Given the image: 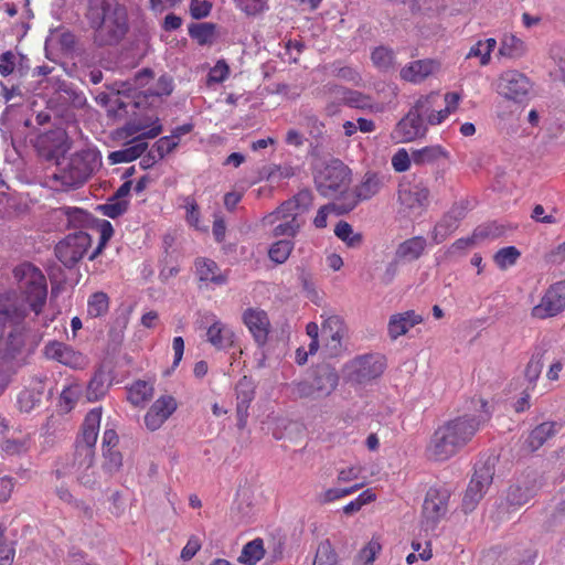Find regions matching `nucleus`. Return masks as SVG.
I'll list each match as a JSON object with an SVG mask.
<instances>
[{"label":"nucleus","mask_w":565,"mask_h":565,"mask_svg":"<svg viewBox=\"0 0 565 565\" xmlns=\"http://www.w3.org/2000/svg\"><path fill=\"white\" fill-rule=\"evenodd\" d=\"M326 93L330 97H334L337 100L353 108L366 109L372 107L371 98L356 90H350L338 85H329L326 86Z\"/></svg>","instance_id":"nucleus-29"},{"label":"nucleus","mask_w":565,"mask_h":565,"mask_svg":"<svg viewBox=\"0 0 565 565\" xmlns=\"http://www.w3.org/2000/svg\"><path fill=\"white\" fill-rule=\"evenodd\" d=\"M90 242L87 233L77 232L60 242L55 247V254L65 266L71 267L86 254Z\"/></svg>","instance_id":"nucleus-16"},{"label":"nucleus","mask_w":565,"mask_h":565,"mask_svg":"<svg viewBox=\"0 0 565 565\" xmlns=\"http://www.w3.org/2000/svg\"><path fill=\"white\" fill-rule=\"evenodd\" d=\"M178 403L172 395H162L157 398L145 415L146 427L154 431L159 429L177 411Z\"/></svg>","instance_id":"nucleus-19"},{"label":"nucleus","mask_w":565,"mask_h":565,"mask_svg":"<svg viewBox=\"0 0 565 565\" xmlns=\"http://www.w3.org/2000/svg\"><path fill=\"white\" fill-rule=\"evenodd\" d=\"M385 177L376 172H366L361 183L355 188V194L360 200H369L380 192L384 185Z\"/></svg>","instance_id":"nucleus-33"},{"label":"nucleus","mask_w":565,"mask_h":565,"mask_svg":"<svg viewBox=\"0 0 565 565\" xmlns=\"http://www.w3.org/2000/svg\"><path fill=\"white\" fill-rule=\"evenodd\" d=\"M98 150L85 148L58 159L49 182L55 190L68 191L81 188L100 167Z\"/></svg>","instance_id":"nucleus-5"},{"label":"nucleus","mask_w":565,"mask_h":565,"mask_svg":"<svg viewBox=\"0 0 565 565\" xmlns=\"http://www.w3.org/2000/svg\"><path fill=\"white\" fill-rule=\"evenodd\" d=\"M265 555L263 540L256 539L244 545L238 561L246 565H255Z\"/></svg>","instance_id":"nucleus-42"},{"label":"nucleus","mask_w":565,"mask_h":565,"mask_svg":"<svg viewBox=\"0 0 565 565\" xmlns=\"http://www.w3.org/2000/svg\"><path fill=\"white\" fill-rule=\"evenodd\" d=\"M108 388L107 379L104 373H96L87 385L88 401H97L103 397Z\"/></svg>","instance_id":"nucleus-49"},{"label":"nucleus","mask_w":565,"mask_h":565,"mask_svg":"<svg viewBox=\"0 0 565 565\" xmlns=\"http://www.w3.org/2000/svg\"><path fill=\"white\" fill-rule=\"evenodd\" d=\"M376 494L373 490L367 489L359 494L358 498L350 501L348 504L343 507V513L353 514L360 511L364 505L375 501Z\"/></svg>","instance_id":"nucleus-52"},{"label":"nucleus","mask_w":565,"mask_h":565,"mask_svg":"<svg viewBox=\"0 0 565 565\" xmlns=\"http://www.w3.org/2000/svg\"><path fill=\"white\" fill-rule=\"evenodd\" d=\"M449 491L430 488L423 503V524L426 530H434L448 511Z\"/></svg>","instance_id":"nucleus-12"},{"label":"nucleus","mask_w":565,"mask_h":565,"mask_svg":"<svg viewBox=\"0 0 565 565\" xmlns=\"http://www.w3.org/2000/svg\"><path fill=\"white\" fill-rule=\"evenodd\" d=\"M382 358L375 355H362L353 359L344 365L343 374L347 381L354 384H366L379 377L384 371Z\"/></svg>","instance_id":"nucleus-11"},{"label":"nucleus","mask_w":565,"mask_h":565,"mask_svg":"<svg viewBox=\"0 0 565 565\" xmlns=\"http://www.w3.org/2000/svg\"><path fill=\"white\" fill-rule=\"evenodd\" d=\"M152 73L149 70H145L140 72L135 78L134 82H122L120 84L116 83L117 88V98L115 103L119 105L120 108H127L131 102H124L120 99V95H124L128 98L135 99L138 95L142 94L145 98L148 97H162L169 96L173 92V81L168 75H161L157 82L147 89H142L145 85L148 84L149 78ZM135 107L140 106V102L132 100Z\"/></svg>","instance_id":"nucleus-6"},{"label":"nucleus","mask_w":565,"mask_h":565,"mask_svg":"<svg viewBox=\"0 0 565 565\" xmlns=\"http://www.w3.org/2000/svg\"><path fill=\"white\" fill-rule=\"evenodd\" d=\"M373 64L381 71H387L393 67L395 62L394 52L385 46L374 49L371 54Z\"/></svg>","instance_id":"nucleus-47"},{"label":"nucleus","mask_w":565,"mask_h":565,"mask_svg":"<svg viewBox=\"0 0 565 565\" xmlns=\"http://www.w3.org/2000/svg\"><path fill=\"white\" fill-rule=\"evenodd\" d=\"M429 192L422 183L403 181L399 184L398 202L407 215H419L428 204Z\"/></svg>","instance_id":"nucleus-13"},{"label":"nucleus","mask_w":565,"mask_h":565,"mask_svg":"<svg viewBox=\"0 0 565 565\" xmlns=\"http://www.w3.org/2000/svg\"><path fill=\"white\" fill-rule=\"evenodd\" d=\"M190 34L200 44L211 43L214 38V25L210 23L198 24L190 29Z\"/></svg>","instance_id":"nucleus-55"},{"label":"nucleus","mask_w":565,"mask_h":565,"mask_svg":"<svg viewBox=\"0 0 565 565\" xmlns=\"http://www.w3.org/2000/svg\"><path fill=\"white\" fill-rule=\"evenodd\" d=\"M315 182L324 196L343 191L350 182V170L340 160H332L317 170Z\"/></svg>","instance_id":"nucleus-10"},{"label":"nucleus","mask_w":565,"mask_h":565,"mask_svg":"<svg viewBox=\"0 0 565 565\" xmlns=\"http://www.w3.org/2000/svg\"><path fill=\"white\" fill-rule=\"evenodd\" d=\"M55 217H65V224L72 227H79L86 221V213L79 207L63 206L54 211Z\"/></svg>","instance_id":"nucleus-44"},{"label":"nucleus","mask_w":565,"mask_h":565,"mask_svg":"<svg viewBox=\"0 0 565 565\" xmlns=\"http://www.w3.org/2000/svg\"><path fill=\"white\" fill-rule=\"evenodd\" d=\"M482 412L478 416L465 415L449 419L437 427L427 446L428 456L437 461H445L463 449L488 420L490 409L488 403L479 399Z\"/></svg>","instance_id":"nucleus-3"},{"label":"nucleus","mask_w":565,"mask_h":565,"mask_svg":"<svg viewBox=\"0 0 565 565\" xmlns=\"http://www.w3.org/2000/svg\"><path fill=\"white\" fill-rule=\"evenodd\" d=\"M103 454L105 458L104 468L108 472L117 471L122 463L121 455L113 448L103 450Z\"/></svg>","instance_id":"nucleus-63"},{"label":"nucleus","mask_w":565,"mask_h":565,"mask_svg":"<svg viewBox=\"0 0 565 565\" xmlns=\"http://www.w3.org/2000/svg\"><path fill=\"white\" fill-rule=\"evenodd\" d=\"M255 397V385L247 376L242 377L236 384V414L237 426L242 429L247 424L248 408Z\"/></svg>","instance_id":"nucleus-24"},{"label":"nucleus","mask_w":565,"mask_h":565,"mask_svg":"<svg viewBox=\"0 0 565 565\" xmlns=\"http://www.w3.org/2000/svg\"><path fill=\"white\" fill-rule=\"evenodd\" d=\"M309 379L317 399L330 396L339 383L338 373L330 366L319 367Z\"/></svg>","instance_id":"nucleus-26"},{"label":"nucleus","mask_w":565,"mask_h":565,"mask_svg":"<svg viewBox=\"0 0 565 565\" xmlns=\"http://www.w3.org/2000/svg\"><path fill=\"white\" fill-rule=\"evenodd\" d=\"M40 403L39 394L32 391H22L18 397V404L22 412H31Z\"/></svg>","instance_id":"nucleus-61"},{"label":"nucleus","mask_w":565,"mask_h":565,"mask_svg":"<svg viewBox=\"0 0 565 565\" xmlns=\"http://www.w3.org/2000/svg\"><path fill=\"white\" fill-rule=\"evenodd\" d=\"M264 225H275L274 236H295L301 227L298 215L294 212H280V206L263 217Z\"/></svg>","instance_id":"nucleus-20"},{"label":"nucleus","mask_w":565,"mask_h":565,"mask_svg":"<svg viewBox=\"0 0 565 565\" xmlns=\"http://www.w3.org/2000/svg\"><path fill=\"white\" fill-rule=\"evenodd\" d=\"M463 217V210L455 207L450 210L435 225L431 232V238L435 244L444 242L458 227L460 220Z\"/></svg>","instance_id":"nucleus-30"},{"label":"nucleus","mask_w":565,"mask_h":565,"mask_svg":"<svg viewBox=\"0 0 565 565\" xmlns=\"http://www.w3.org/2000/svg\"><path fill=\"white\" fill-rule=\"evenodd\" d=\"M178 141L174 140L171 136H166L160 138L154 145V151L157 156L153 154V159H162L164 156L170 153L178 147Z\"/></svg>","instance_id":"nucleus-59"},{"label":"nucleus","mask_w":565,"mask_h":565,"mask_svg":"<svg viewBox=\"0 0 565 565\" xmlns=\"http://www.w3.org/2000/svg\"><path fill=\"white\" fill-rule=\"evenodd\" d=\"M448 158V151L440 145H431L412 151L413 163L417 166L433 164Z\"/></svg>","instance_id":"nucleus-34"},{"label":"nucleus","mask_w":565,"mask_h":565,"mask_svg":"<svg viewBox=\"0 0 565 565\" xmlns=\"http://www.w3.org/2000/svg\"><path fill=\"white\" fill-rule=\"evenodd\" d=\"M86 18L98 45L117 44L128 31L127 10L115 0H89Z\"/></svg>","instance_id":"nucleus-4"},{"label":"nucleus","mask_w":565,"mask_h":565,"mask_svg":"<svg viewBox=\"0 0 565 565\" xmlns=\"http://www.w3.org/2000/svg\"><path fill=\"white\" fill-rule=\"evenodd\" d=\"M440 68V63L437 60L424 58L416 60L405 65L401 72V78L413 83L419 84L424 82L428 76L435 74Z\"/></svg>","instance_id":"nucleus-23"},{"label":"nucleus","mask_w":565,"mask_h":565,"mask_svg":"<svg viewBox=\"0 0 565 565\" xmlns=\"http://www.w3.org/2000/svg\"><path fill=\"white\" fill-rule=\"evenodd\" d=\"M162 131V126L159 122V119H156L151 122L148 121H130L122 129L120 135L125 137H134L130 145L124 148L126 153V158L128 162L139 158L145 150L147 149V142L145 139H152L160 135Z\"/></svg>","instance_id":"nucleus-9"},{"label":"nucleus","mask_w":565,"mask_h":565,"mask_svg":"<svg viewBox=\"0 0 565 565\" xmlns=\"http://www.w3.org/2000/svg\"><path fill=\"white\" fill-rule=\"evenodd\" d=\"M546 352L544 347H537L533 351L531 359L525 367V377L530 383H535L540 377L543 367V358Z\"/></svg>","instance_id":"nucleus-43"},{"label":"nucleus","mask_w":565,"mask_h":565,"mask_svg":"<svg viewBox=\"0 0 565 565\" xmlns=\"http://www.w3.org/2000/svg\"><path fill=\"white\" fill-rule=\"evenodd\" d=\"M97 231L99 233V243L96 249L89 255L90 260L95 259L102 253L103 248L114 234L113 225L106 220L98 223Z\"/></svg>","instance_id":"nucleus-54"},{"label":"nucleus","mask_w":565,"mask_h":565,"mask_svg":"<svg viewBox=\"0 0 565 565\" xmlns=\"http://www.w3.org/2000/svg\"><path fill=\"white\" fill-rule=\"evenodd\" d=\"M363 484H354L349 488H332L323 493L324 502H332L358 491Z\"/></svg>","instance_id":"nucleus-64"},{"label":"nucleus","mask_w":565,"mask_h":565,"mask_svg":"<svg viewBox=\"0 0 565 565\" xmlns=\"http://www.w3.org/2000/svg\"><path fill=\"white\" fill-rule=\"evenodd\" d=\"M412 160V154L407 152L406 149H398L395 154L392 157V166L397 172H405L409 169Z\"/></svg>","instance_id":"nucleus-60"},{"label":"nucleus","mask_w":565,"mask_h":565,"mask_svg":"<svg viewBox=\"0 0 565 565\" xmlns=\"http://www.w3.org/2000/svg\"><path fill=\"white\" fill-rule=\"evenodd\" d=\"M497 47V41L493 38L479 40L468 51L466 58H478L481 66H486L491 61V54Z\"/></svg>","instance_id":"nucleus-36"},{"label":"nucleus","mask_w":565,"mask_h":565,"mask_svg":"<svg viewBox=\"0 0 565 565\" xmlns=\"http://www.w3.org/2000/svg\"><path fill=\"white\" fill-rule=\"evenodd\" d=\"M230 73L228 65L224 61H218L209 72V84H218L224 82Z\"/></svg>","instance_id":"nucleus-62"},{"label":"nucleus","mask_w":565,"mask_h":565,"mask_svg":"<svg viewBox=\"0 0 565 565\" xmlns=\"http://www.w3.org/2000/svg\"><path fill=\"white\" fill-rule=\"evenodd\" d=\"M30 70L29 58L17 50H9L0 55V75L7 77L14 73L24 76Z\"/></svg>","instance_id":"nucleus-28"},{"label":"nucleus","mask_w":565,"mask_h":565,"mask_svg":"<svg viewBox=\"0 0 565 565\" xmlns=\"http://www.w3.org/2000/svg\"><path fill=\"white\" fill-rule=\"evenodd\" d=\"M128 207L127 200H120L118 198L111 196L107 203L99 206V210L105 216L115 218L120 216L126 212Z\"/></svg>","instance_id":"nucleus-53"},{"label":"nucleus","mask_w":565,"mask_h":565,"mask_svg":"<svg viewBox=\"0 0 565 565\" xmlns=\"http://www.w3.org/2000/svg\"><path fill=\"white\" fill-rule=\"evenodd\" d=\"M530 79L515 70L503 72L497 82V92L511 100L522 102L531 90Z\"/></svg>","instance_id":"nucleus-15"},{"label":"nucleus","mask_w":565,"mask_h":565,"mask_svg":"<svg viewBox=\"0 0 565 565\" xmlns=\"http://www.w3.org/2000/svg\"><path fill=\"white\" fill-rule=\"evenodd\" d=\"M14 277L19 281L22 297L14 291L0 296V341L7 326L11 328L18 324L29 310L39 315L46 301V279L38 267L30 263L21 264L15 267Z\"/></svg>","instance_id":"nucleus-1"},{"label":"nucleus","mask_w":565,"mask_h":565,"mask_svg":"<svg viewBox=\"0 0 565 565\" xmlns=\"http://www.w3.org/2000/svg\"><path fill=\"white\" fill-rule=\"evenodd\" d=\"M236 334L231 326L213 317L206 330V341L217 350H227L235 343Z\"/></svg>","instance_id":"nucleus-25"},{"label":"nucleus","mask_w":565,"mask_h":565,"mask_svg":"<svg viewBox=\"0 0 565 565\" xmlns=\"http://www.w3.org/2000/svg\"><path fill=\"white\" fill-rule=\"evenodd\" d=\"M102 420V409L94 408L85 417L81 435L75 444V462L77 469L87 470L94 461L95 445Z\"/></svg>","instance_id":"nucleus-7"},{"label":"nucleus","mask_w":565,"mask_h":565,"mask_svg":"<svg viewBox=\"0 0 565 565\" xmlns=\"http://www.w3.org/2000/svg\"><path fill=\"white\" fill-rule=\"evenodd\" d=\"M423 322V317L414 310L399 312L391 316L388 320L387 331L391 339L406 334L413 327Z\"/></svg>","instance_id":"nucleus-27"},{"label":"nucleus","mask_w":565,"mask_h":565,"mask_svg":"<svg viewBox=\"0 0 565 565\" xmlns=\"http://www.w3.org/2000/svg\"><path fill=\"white\" fill-rule=\"evenodd\" d=\"M243 322L255 342L263 347L267 342L270 331V321L267 313L259 308H248L243 313Z\"/></svg>","instance_id":"nucleus-21"},{"label":"nucleus","mask_w":565,"mask_h":565,"mask_svg":"<svg viewBox=\"0 0 565 565\" xmlns=\"http://www.w3.org/2000/svg\"><path fill=\"white\" fill-rule=\"evenodd\" d=\"M520 255L519 249L514 246L503 247L495 253L494 263L500 269H507L516 263Z\"/></svg>","instance_id":"nucleus-51"},{"label":"nucleus","mask_w":565,"mask_h":565,"mask_svg":"<svg viewBox=\"0 0 565 565\" xmlns=\"http://www.w3.org/2000/svg\"><path fill=\"white\" fill-rule=\"evenodd\" d=\"M312 204V194L308 190L298 192L292 199L280 205V212H294L298 216L307 212Z\"/></svg>","instance_id":"nucleus-37"},{"label":"nucleus","mask_w":565,"mask_h":565,"mask_svg":"<svg viewBox=\"0 0 565 565\" xmlns=\"http://www.w3.org/2000/svg\"><path fill=\"white\" fill-rule=\"evenodd\" d=\"M488 233L484 228H477L470 237L457 239L450 247V253L461 252L470 248L479 238L486 237Z\"/></svg>","instance_id":"nucleus-56"},{"label":"nucleus","mask_w":565,"mask_h":565,"mask_svg":"<svg viewBox=\"0 0 565 565\" xmlns=\"http://www.w3.org/2000/svg\"><path fill=\"white\" fill-rule=\"evenodd\" d=\"M44 352L49 359L56 360L73 369H83L87 364L85 355L62 342H50L46 344Z\"/></svg>","instance_id":"nucleus-22"},{"label":"nucleus","mask_w":565,"mask_h":565,"mask_svg":"<svg viewBox=\"0 0 565 565\" xmlns=\"http://www.w3.org/2000/svg\"><path fill=\"white\" fill-rule=\"evenodd\" d=\"M565 310V280L551 285L539 305L532 308V317L537 319L552 318Z\"/></svg>","instance_id":"nucleus-14"},{"label":"nucleus","mask_w":565,"mask_h":565,"mask_svg":"<svg viewBox=\"0 0 565 565\" xmlns=\"http://www.w3.org/2000/svg\"><path fill=\"white\" fill-rule=\"evenodd\" d=\"M425 247L426 239L422 236H415L402 243L396 250V255L406 260H415L423 254Z\"/></svg>","instance_id":"nucleus-38"},{"label":"nucleus","mask_w":565,"mask_h":565,"mask_svg":"<svg viewBox=\"0 0 565 565\" xmlns=\"http://www.w3.org/2000/svg\"><path fill=\"white\" fill-rule=\"evenodd\" d=\"M286 393L290 399L302 398L317 399L309 377L292 381L285 385Z\"/></svg>","instance_id":"nucleus-39"},{"label":"nucleus","mask_w":565,"mask_h":565,"mask_svg":"<svg viewBox=\"0 0 565 565\" xmlns=\"http://www.w3.org/2000/svg\"><path fill=\"white\" fill-rule=\"evenodd\" d=\"M153 385L146 381H137L128 388V401L135 406H142L153 395Z\"/></svg>","instance_id":"nucleus-40"},{"label":"nucleus","mask_w":565,"mask_h":565,"mask_svg":"<svg viewBox=\"0 0 565 565\" xmlns=\"http://www.w3.org/2000/svg\"><path fill=\"white\" fill-rule=\"evenodd\" d=\"M36 149L41 157L46 160H55L65 157L66 151L70 149L68 136L63 129H55L39 136L36 140Z\"/></svg>","instance_id":"nucleus-17"},{"label":"nucleus","mask_w":565,"mask_h":565,"mask_svg":"<svg viewBox=\"0 0 565 565\" xmlns=\"http://www.w3.org/2000/svg\"><path fill=\"white\" fill-rule=\"evenodd\" d=\"M525 43L513 33H505L500 40V56L519 58L525 53Z\"/></svg>","instance_id":"nucleus-35"},{"label":"nucleus","mask_w":565,"mask_h":565,"mask_svg":"<svg viewBox=\"0 0 565 565\" xmlns=\"http://www.w3.org/2000/svg\"><path fill=\"white\" fill-rule=\"evenodd\" d=\"M382 545L379 539L373 537L358 554L356 565H372L381 552Z\"/></svg>","instance_id":"nucleus-50"},{"label":"nucleus","mask_w":565,"mask_h":565,"mask_svg":"<svg viewBox=\"0 0 565 565\" xmlns=\"http://www.w3.org/2000/svg\"><path fill=\"white\" fill-rule=\"evenodd\" d=\"M324 347L330 355H338L343 350V340L348 334V328L339 316L328 317L321 328Z\"/></svg>","instance_id":"nucleus-18"},{"label":"nucleus","mask_w":565,"mask_h":565,"mask_svg":"<svg viewBox=\"0 0 565 565\" xmlns=\"http://www.w3.org/2000/svg\"><path fill=\"white\" fill-rule=\"evenodd\" d=\"M439 95L433 92L420 96L405 117H403L392 131V139L395 142H411L422 138L427 132V125L438 126L447 120L454 114L461 100L462 94L459 92H447L444 95L445 107L436 110Z\"/></svg>","instance_id":"nucleus-2"},{"label":"nucleus","mask_w":565,"mask_h":565,"mask_svg":"<svg viewBox=\"0 0 565 565\" xmlns=\"http://www.w3.org/2000/svg\"><path fill=\"white\" fill-rule=\"evenodd\" d=\"M237 7L247 15H257L268 9L267 0H235Z\"/></svg>","instance_id":"nucleus-57"},{"label":"nucleus","mask_w":565,"mask_h":565,"mask_svg":"<svg viewBox=\"0 0 565 565\" xmlns=\"http://www.w3.org/2000/svg\"><path fill=\"white\" fill-rule=\"evenodd\" d=\"M109 301L108 297L104 292L93 294L87 302V313L93 318L100 317L108 311Z\"/></svg>","instance_id":"nucleus-48"},{"label":"nucleus","mask_w":565,"mask_h":565,"mask_svg":"<svg viewBox=\"0 0 565 565\" xmlns=\"http://www.w3.org/2000/svg\"><path fill=\"white\" fill-rule=\"evenodd\" d=\"M334 234L350 248H358L363 243L362 234L355 232L353 227L348 222L344 221H340L335 225Z\"/></svg>","instance_id":"nucleus-41"},{"label":"nucleus","mask_w":565,"mask_h":565,"mask_svg":"<svg viewBox=\"0 0 565 565\" xmlns=\"http://www.w3.org/2000/svg\"><path fill=\"white\" fill-rule=\"evenodd\" d=\"M495 455L482 456L475 465V472L462 500L465 511H472L492 483L497 465Z\"/></svg>","instance_id":"nucleus-8"},{"label":"nucleus","mask_w":565,"mask_h":565,"mask_svg":"<svg viewBox=\"0 0 565 565\" xmlns=\"http://www.w3.org/2000/svg\"><path fill=\"white\" fill-rule=\"evenodd\" d=\"M195 270L201 281L216 286H222L227 282V276L221 271L214 260L207 258H199L195 262Z\"/></svg>","instance_id":"nucleus-31"},{"label":"nucleus","mask_w":565,"mask_h":565,"mask_svg":"<svg viewBox=\"0 0 565 565\" xmlns=\"http://www.w3.org/2000/svg\"><path fill=\"white\" fill-rule=\"evenodd\" d=\"M338 554L330 541L326 540L319 543L312 565H337Z\"/></svg>","instance_id":"nucleus-45"},{"label":"nucleus","mask_w":565,"mask_h":565,"mask_svg":"<svg viewBox=\"0 0 565 565\" xmlns=\"http://www.w3.org/2000/svg\"><path fill=\"white\" fill-rule=\"evenodd\" d=\"M562 428V424L558 422H544L537 425L527 438V445L531 450H537L546 441L553 438Z\"/></svg>","instance_id":"nucleus-32"},{"label":"nucleus","mask_w":565,"mask_h":565,"mask_svg":"<svg viewBox=\"0 0 565 565\" xmlns=\"http://www.w3.org/2000/svg\"><path fill=\"white\" fill-rule=\"evenodd\" d=\"M294 249V243L289 239H280L271 244L268 250V257L276 264H284Z\"/></svg>","instance_id":"nucleus-46"},{"label":"nucleus","mask_w":565,"mask_h":565,"mask_svg":"<svg viewBox=\"0 0 565 565\" xmlns=\"http://www.w3.org/2000/svg\"><path fill=\"white\" fill-rule=\"evenodd\" d=\"M184 209L186 222L196 230H201L199 205L194 199L186 196L184 199Z\"/></svg>","instance_id":"nucleus-58"}]
</instances>
